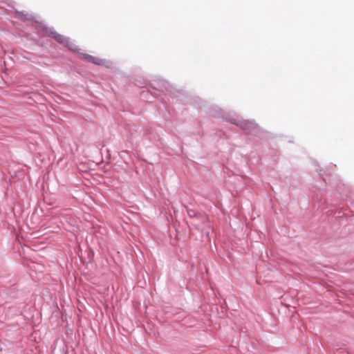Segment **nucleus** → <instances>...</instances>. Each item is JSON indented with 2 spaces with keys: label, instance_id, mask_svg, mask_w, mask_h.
Here are the masks:
<instances>
[{
  "label": "nucleus",
  "instance_id": "obj_1",
  "mask_svg": "<svg viewBox=\"0 0 354 354\" xmlns=\"http://www.w3.org/2000/svg\"><path fill=\"white\" fill-rule=\"evenodd\" d=\"M83 58L85 60L97 65H104L106 63L104 59L88 54H83Z\"/></svg>",
  "mask_w": 354,
  "mask_h": 354
},
{
  "label": "nucleus",
  "instance_id": "obj_4",
  "mask_svg": "<svg viewBox=\"0 0 354 354\" xmlns=\"http://www.w3.org/2000/svg\"><path fill=\"white\" fill-rule=\"evenodd\" d=\"M16 239L18 240V241L20 243V239L19 234L17 235Z\"/></svg>",
  "mask_w": 354,
  "mask_h": 354
},
{
  "label": "nucleus",
  "instance_id": "obj_3",
  "mask_svg": "<svg viewBox=\"0 0 354 354\" xmlns=\"http://www.w3.org/2000/svg\"><path fill=\"white\" fill-rule=\"evenodd\" d=\"M254 126V124L252 122H243L241 124V127L243 129L245 130V131L249 130L250 129H251Z\"/></svg>",
  "mask_w": 354,
  "mask_h": 354
},
{
  "label": "nucleus",
  "instance_id": "obj_5",
  "mask_svg": "<svg viewBox=\"0 0 354 354\" xmlns=\"http://www.w3.org/2000/svg\"><path fill=\"white\" fill-rule=\"evenodd\" d=\"M188 214L190 216H192V215H191L190 212H188Z\"/></svg>",
  "mask_w": 354,
  "mask_h": 354
},
{
  "label": "nucleus",
  "instance_id": "obj_2",
  "mask_svg": "<svg viewBox=\"0 0 354 354\" xmlns=\"http://www.w3.org/2000/svg\"><path fill=\"white\" fill-rule=\"evenodd\" d=\"M50 34L57 42L62 44L67 43L66 39L63 35L54 32H50Z\"/></svg>",
  "mask_w": 354,
  "mask_h": 354
}]
</instances>
